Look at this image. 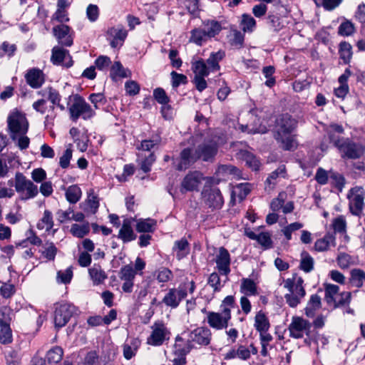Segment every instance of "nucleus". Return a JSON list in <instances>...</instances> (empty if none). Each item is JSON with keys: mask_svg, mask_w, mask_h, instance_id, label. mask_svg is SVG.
Here are the masks:
<instances>
[{"mask_svg": "<svg viewBox=\"0 0 365 365\" xmlns=\"http://www.w3.org/2000/svg\"><path fill=\"white\" fill-rule=\"evenodd\" d=\"M7 124L10 138L14 141L19 135H26L29 130V122L25 114L17 110L9 115Z\"/></svg>", "mask_w": 365, "mask_h": 365, "instance_id": "obj_1", "label": "nucleus"}, {"mask_svg": "<svg viewBox=\"0 0 365 365\" xmlns=\"http://www.w3.org/2000/svg\"><path fill=\"white\" fill-rule=\"evenodd\" d=\"M70 118L76 122L79 118L83 120H89L96 115L95 110L78 94L73 96V103L68 108Z\"/></svg>", "mask_w": 365, "mask_h": 365, "instance_id": "obj_2", "label": "nucleus"}, {"mask_svg": "<svg viewBox=\"0 0 365 365\" xmlns=\"http://www.w3.org/2000/svg\"><path fill=\"white\" fill-rule=\"evenodd\" d=\"M15 189L24 200L34 198L38 193V187L19 172L15 175Z\"/></svg>", "mask_w": 365, "mask_h": 365, "instance_id": "obj_3", "label": "nucleus"}, {"mask_svg": "<svg viewBox=\"0 0 365 365\" xmlns=\"http://www.w3.org/2000/svg\"><path fill=\"white\" fill-rule=\"evenodd\" d=\"M349 207L351 213L361 217L364 207L365 190L361 186L352 187L348 194Z\"/></svg>", "mask_w": 365, "mask_h": 365, "instance_id": "obj_4", "label": "nucleus"}, {"mask_svg": "<svg viewBox=\"0 0 365 365\" xmlns=\"http://www.w3.org/2000/svg\"><path fill=\"white\" fill-rule=\"evenodd\" d=\"M76 311V307L71 304L63 303L57 304L54 314L55 327L57 328L64 327Z\"/></svg>", "mask_w": 365, "mask_h": 365, "instance_id": "obj_5", "label": "nucleus"}, {"mask_svg": "<svg viewBox=\"0 0 365 365\" xmlns=\"http://www.w3.org/2000/svg\"><path fill=\"white\" fill-rule=\"evenodd\" d=\"M152 331L147 339L149 345L158 346L162 345L165 341L169 339L170 331L164 324L155 322L151 327Z\"/></svg>", "mask_w": 365, "mask_h": 365, "instance_id": "obj_6", "label": "nucleus"}, {"mask_svg": "<svg viewBox=\"0 0 365 365\" xmlns=\"http://www.w3.org/2000/svg\"><path fill=\"white\" fill-rule=\"evenodd\" d=\"M342 158L359 159L364 153L362 146L351 141L349 138L342 140V143L338 148Z\"/></svg>", "mask_w": 365, "mask_h": 365, "instance_id": "obj_7", "label": "nucleus"}, {"mask_svg": "<svg viewBox=\"0 0 365 365\" xmlns=\"http://www.w3.org/2000/svg\"><path fill=\"white\" fill-rule=\"evenodd\" d=\"M187 297L186 286H179L178 288L168 289L162 299V303L172 309L177 308L180 302Z\"/></svg>", "mask_w": 365, "mask_h": 365, "instance_id": "obj_8", "label": "nucleus"}, {"mask_svg": "<svg viewBox=\"0 0 365 365\" xmlns=\"http://www.w3.org/2000/svg\"><path fill=\"white\" fill-rule=\"evenodd\" d=\"M106 36L111 48H115L123 46L128 36V31L123 25L118 24L108 28Z\"/></svg>", "mask_w": 365, "mask_h": 365, "instance_id": "obj_9", "label": "nucleus"}, {"mask_svg": "<svg viewBox=\"0 0 365 365\" xmlns=\"http://www.w3.org/2000/svg\"><path fill=\"white\" fill-rule=\"evenodd\" d=\"M245 235L250 240H255L262 249L267 250L273 247L272 235L262 230H245Z\"/></svg>", "mask_w": 365, "mask_h": 365, "instance_id": "obj_10", "label": "nucleus"}, {"mask_svg": "<svg viewBox=\"0 0 365 365\" xmlns=\"http://www.w3.org/2000/svg\"><path fill=\"white\" fill-rule=\"evenodd\" d=\"M311 324L306 319L299 317H293L292 322L288 327L289 336L294 339H301L303 337L304 331H310Z\"/></svg>", "mask_w": 365, "mask_h": 365, "instance_id": "obj_11", "label": "nucleus"}, {"mask_svg": "<svg viewBox=\"0 0 365 365\" xmlns=\"http://www.w3.org/2000/svg\"><path fill=\"white\" fill-rule=\"evenodd\" d=\"M182 341H183V339L180 336H177L175 338V344H174L173 354L175 357L172 360L173 365H185V356L193 348V345L190 344V341H188L187 344L185 346L180 344V342Z\"/></svg>", "mask_w": 365, "mask_h": 365, "instance_id": "obj_12", "label": "nucleus"}, {"mask_svg": "<svg viewBox=\"0 0 365 365\" xmlns=\"http://www.w3.org/2000/svg\"><path fill=\"white\" fill-rule=\"evenodd\" d=\"M206 204L214 209H220L224 203L220 190L217 187L205 189L202 192Z\"/></svg>", "mask_w": 365, "mask_h": 365, "instance_id": "obj_13", "label": "nucleus"}, {"mask_svg": "<svg viewBox=\"0 0 365 365\" xmlns=\"http://www.w3.org/2000/svg\"><path fill=\"white\" fill-rule=\"evenodd\" d=\"M297 121L289 114L281 115L277 120V130L276 135L291 134L297 128Z\"/></svg>", "mask_w": 365, "mask_h": 365, "instance_id": "obj_14", "label": "nucleus"}, {"mask_svg": "<svg viewBox=\"0 0 365 365\" xmlns=\"http://www.w3.org/2000/svg\"><path fill=\"white\" fill-rule=\"evenodd\" d=\"M197 160L211 162L214 160L218 151L217 143L213 142L204 143L197 145L195 149Z\"/></svg>", "mask_w": 365, "mask_h": 365, "instance_id": "obj_15", "label": "nucleus"}, {"mask_svg": "<svg viewBox=\"0 0 365 365\" xmlns=\"http://www.w3.org/2000/svg\"><path fill=\"white\" fill-rule=\"evenodd\" d=\"M26 83L32 88L37 89L41 88L45 83L46 76L43 71L38 68L29 69L25 76Z\"/></svg>", "mask_w": 365, "mask_h": 365, "instance_id": "obj_16", "label": "nucleus"}, {"mask_svg": "<svg viewBox=\"0 0 365 365\" xmlns=\"http://www.w3.org/2000/svg\"><path fill=\"white\" fill-rule=\"evenodd\" d=\"M197 160L196 150L191 148H186L181 150L179 156V162L176 168L179 171L185 170Z\"/></svg>", "mask_w": 365, "mask_h": 365, "instance_id": "obj_17", "label": "nucleus"}, {"mask_svg": "<svg viewBox=\"0 0 365 365\" xmlns=\"http://www.w3.org/2000/svg\"><path fill=\"white\" fill-rule=\"evenodd\" d=\"M211 339V331L206 327H198L194 329L189 334V338L185 344H187L188 341L195 342L200 345H208Z\"/></svg>", "mask_w": 365, "mask_h": 365, "instance_id": "obj_18", "label": "nucleus"}, {"mask_svg": "<svg viewBox=\"0 0 365 365\" xmlns=\"http://www.w3.org/2000/svg\"><path fill=\"white\" fill-rule=\"evenodd\" d=\"M202 174L199 171H193L187 173L181 182L182 192L193 191L197 190L202 180Z\"/></svg>", "mask_w": 365, "mask_h": 365, "instance_id": "obj_19", "label": "nucleus"}, {"mask_svg": "<svg viewBox=\"0 0 365 365\" xmlns=\"http://www.w3.org/2000/svg\"><path fill=\"white\" fill-rule=\"evenodd\" d=\"M70 27L65 24H60L53 28V33L58 43L65 46L73 44V38L70 34Z\"/></svg>", "mask_w": 365, "mask_h": 365, "instance_id": "obj_20", "label": "nucleus"}, {"mask_svg": "<svg viewBox=\"0 0 365 365\" xmlns=\"http://www.w3.org/2000/svg\"><path fill=\"white\" fill-rule=\"evenodd\" d=\"M217 267L221 274L227 275L230 272V255L229 252L223 247H220L219 253L216 256Z\"/></svg>", "mask_w": 365, "mask_h": 365, "instance_id": "obj_21", "label": "nucleus"}, {"mask_svg": "<svg viewBox=\"0 0 365 365\" xmlns=\"http://www.w3.org/2000/svg\"><path fill=\"white\" fill-rule=\"evenodd\" d=\"M153 228L157 226V221L153 219H145L137 220L135 217H125L121 228Z\"/></svg>", "mask_w": 365, "mask_h": 365, "instance_id": "obj_22", "label": "nucleus"}, {"mask_svg": "<svg viewBox=\"0 0 365 365\" xmlns=\"http://www.w3.org/2000/svg\"><path fill=\"white\" fill-rule=\"evenodd\" d=\"M237 158L245 163V165L252 169L257 171L260 166V162L256 155L247 150H240L237 153Z\"/></svg>", "mask_w": 365, "mask_h": 365, "instance_id": "obj_23", "label": "nucleus"}, {"mask_svg": "<svg viewBox=\"0 0 365 365\" xmlns=\"http://www.w3.org/2000/svg\"><path fill=\"white\" fill-rule=\"evenodd\" d=\"M81 208L88 214H96L99 207V200L96 195L91 190L87 199L81 205Z\"/></svg>", "mask_w": 365, "mask_h": 365, "instance_id": "obj_24", "label": "nucleus"}, {"mask_svg": "<svg viewBox=\"0 0 365 365\" xmlns=\"http://www.w3.org/2000/svg\"><path fill=\"white\" fill-rule=\"evenodd\" d=\"M225 53L222 50L217 52H212L206 61V64L210 72H217L220 71V66L219 63L225 58Z\"/></svg>", "mask_w": 365, "mask_h": 365, "instance_id": "obj_25", "label": "nucleus"}, {"mask_svg": "<svg viewBox=\"0 0 365 365\" xmlns=\"http://www.w3.org/2000/svg\"><path fill=\"white\" fill-rule=\"evenodd\" d=\"M207 323L211 327L217 330L227 328L228 326V322L222 317L220 313L214 312H208Z\"/></svg>", "mask_w": 365, "mask_h": 365, "instance_id": "obj_26", "label": "nucleus"}, {"mask_svg": "<svg viewBox=\"0 0 365 365\" xmlns=\"http://www.w3.org/2000/svg\"><path fill=\"white\" fill-rule=\"evenodd\" d=\"M38 93L43 96H45L46 93H47V98L52 103L53 105H56L61 110H65V107L60 103L61 96L59 94L58 91L55 88L52 87H48L46 89L39 91Z\"/></svg>", "mask_w": 365, "mask_h": 365, "instance_id": "obj_27", "label": "nucleus"}, {"mask_svg": "<svg viewBox=\"0 0 365 365\" xmlns=\"http://www.w3.org/2000/svg\"><path fill=\"white\" fill-rule=\"evenodd\" d=\"M254 326L259 334L268 331L270 327L269 322L265 314L262 311L258 312L255 315Z\"/></svg>", "mask_w": 365, "mask_h": 365, "instance_id": "obj_28", "label": "nucleus"}, {"mask_svg": "<svg viewBox=\"0 0 365 365\" xmlns=\"http://www.w3.org/2000/svg\"><path fill=\"white\" fill-rule=\"evenodd\" d=\"M140 160L139 165L143 173H147L151 170L153 164L156 160L154 152H150L148 155L143 153L138 154Z\"/></svg>", "mask_w": 365, "mask_h": 365, "instance_id": "obj_29", "label": "nucleus"}, {"mask_svg": "<svg viewBox=\"0 0 365 365\" xmlns=\"http://www.w3.org/2000/svg\"><path fill=\"white\" fill-rule=\"evenodd\" d=\"M202 24L205 26L204 29H205V33L209 39L218 35L222 29L221 24L215 20H206L202 22Z\"/></svg>", "mask_w": 365, "mask_h": 365, "instance_id": "obj_30", "label": "nucleus"}, {"mask_svg": "<svg viewBox=\"0 0 365 365\" xmlns=\"http://www.w3.org/2000/svg\"><path fill=\"white\" fill-rule=\"evenodd\" d=\"M173 251L176 252V257L178 260L184 258L189 252V243L186 238L183 237L176 240L173 247Z\"/></svg>", "mask_w": 365, "mask_h": 365, "instance_id": "obj_31", "label": "nucleus"}, {"mask_svg": "<svg viewBox=\"0 0 365 365\" xmlns=\"http://www.w3.org/2000/svg\"><path fill=\"white\" fill-rule=\"evenodd\" d=\"M250 192V185L248 183H240L237 185L232 192L231 202L234 203L235 197L238 198L239 202H242Z\"/></svg>", "mask_w": 365, "mask_h": 365, "instance_id": "obj_32", "label": "nucleus"}, {"mask_svg": "<svg viewBox=\"0 0 365 365\" xmlns=\"http://www.w3.org/2000/svg\"><path fill=\"white\" fill-rule=\"evenodd\" d=\"M209 39L205 33V29L202 28H195L190 31V36L189 41L196 44L197 46H202L206 43Z\"/></svg>", "mask_w": 365, "mask_h": 365, "instance_id": "obj_33", "label": "nucleus"}, {"mask_svg": "<svg viewBox=\"0 0 365 365\" xmlns=\"http://www.w3.org/2000/svg\"><path fill=\"white\" fill-rule=\"evenodd\" d=\"M162 138L160 134L153 135L150 139H146L141 141L140 146L137 149L142 151L152 152L151 150L161 143Z\"/></svg>", "mask_w": 365, "mask_h": 365, "instance_id": "obj_34", "label": "nucleus"}, {"mask_svg": "<svg viewBox=\"0 0 365 365\" xmlns=\"http://www.w3.org/2000/svg\"><path fill=\"white\" fill-rule=\"evenodd\" d=\"M321 306V297L317 294H312L305 308V314L308 317H314L316 311L319 309Z\"/></svg>", "mask_w": 365, "mask_h": 365, "instance_id": "obj_35", "label": "nucleus"}, {"mask_svg": "<svg viewBox=\"0 0 365 365\" xmlns=\"http://www.w3.org/2000/svg\"><path fill=\"white\" fill-rule=\"evenodd\" d=\"M235 298L233 296H227L221 304L222 317L225 318L227 322L231 319V309L235 307Z\"/></svg>", "mask_w": 365, "mask_h": 365, "instance_id": "obj_36", "label": "nucleus"}, {"mask_svg": "<svg viewBox=\"0 0 365 365\" xmlns=\"http://www.w3.org/2000/svg\"><path fill=\"white\" fill-rule=\"evenodd\" d=\"M331 246H335V237L332 234H327L323 238L316 241L314 247L316 250L323 252Z\"/></svg>", "mask_w": 365, "mask_h": 365, "instance_id": "obj_37", "label": "nucleus"}, {"mask_svg": "<svg viewBox=\"0 0 365 365\" xmlns=\"http://www.w3.org/2000/svg\"><path fill=\"white\" fill-rule=\"evenodd\" d=\"M192 70L195 73V76L206 77L210 73L205 61L202 58L192 62Z\"/></svg>", "mask_w": 365, "mask_h": 365, "instance_id": "obj_38", "label": "nucleus"}, {"mask_svg": "<svg viewBox=\"0 0 365 365\" xmlns=\"http://www.w3.org/2000/svg\"><path fill=\"white\" fill-rule=\"evenodd\" d=\"M88 273L94 284H100L107 278L106 274L99 265L94 264L88 269Z\"/></svg>", "mask_w": 365, "mask_h": 365, "instance_id": "obj_39", "label": "nucleus"}, {"mask_svg": "<svg viewBox=\"0 0 365 365\" xmlns=\"http://www.w3.org/2000/svg\"><path fill=\"white\" fill-rule=\"evenodd\" d=\"M339 53L340 58L344 64L349 63L352 57V47L351 44L346 41H342L339 44Z\"/></svg>", "mask_w": 365, "mask_h": 365, "instance_id": "obj_40", "label": "nucleus"}, {"mask_svg": "<svg viewBox=\"0 0 365 365\" xmlns=\"http://www.w3.org/2000/svg\"><path fill=\"white\" fill-rule=\"evenodd\" d=\"M65 195L66 200L71 204H75L81 199L82 192L78 185H73L67 188Z\"/></svg>", "mask_w": 365, "mask_h": 365, "instance_id": "obj_41", "label": "nucleus"}, {"mask_svg": "<svg viewBox=\"0 0 365 365\" xmlns=\"http://www.w3.org/2000/svg\"><path fill=\"white\" fill-rule=\"evenodd\" d=\"M41 240L33 232V230H29L26 233V238L21 240L16 245V247H27L29 244L39 246L41 245Z\"/></svg>", "mask_w": 365, "mask_h": 365, "instance_id": "obj_42", "label": "nucleus"}, {"mask_svg": "<svg viewBox=\"0 0 365 365\" xmlns=\"http://www.w3.org/2000/svg\"><path fill=\"white\" fill-rule=\"evenodd\" d=\"M66 55L69 56L68 50L55 46L52 49L51 61L54 65H61L65 59Z\"/></svg>", "mask_w": 365, "mask_h": 365, "instance_id": "obj_43", "label": "nucleus"}, {"mask_svg": "<svg viewBox=\"0 0 365 365\" xmlns=\"http://www.w3.org/2000/svg\"><path fill=\"white\" fill-rule=\"evenodd\" d=\"M275 139L284 150H292L295 147L294 138L290 134L275 135Z\"/></svg>", "mask_w": 365, "mask_h": 365, "instance_id": "obj_44", "label": "nucleus"}, {"mask_svg": "<svg viewBox=\"0 0 365 365\" xmlns=\"http://www.w3.org/2000/svg\"><path fill=\"white\" fill-rule=\"evenodd\" d=\"M329 181L330 184L336 188L339 192L342 191L345 185V178L341 174L336 172L330 171Z\"/></svg>", "mask_w": 365, "mask_h": 365, "instance_id": "obj_45", "label": "nucleus"}, {"mask_svg": "<svg viewBox=\"0 0 365 365\" xmlns=\"http://www.w3.org/2000/svg\"><path fill=\"white\" fill-rule=\"evenodd\" d=\"M63 354V349L60 346H55L47 352V361L49 364H57L61 361Z\"/></svg>", "mask_w": 365, "mask_h": 365, "instance_id": "obj_46", "label": "nucleus"}, {"mask_svg": "<svg viewBox=\"0 0 365 365\" xmlns=\"http://www.w3.org/2000/svg\"><path fill=\"white\" fill-rule=\"evenodd\" d=\"M351 283L356 287H361L365 282V272L360 269H354L351 272Z\"/></svg>", "mask_w": 365, "mask_h": 365, "instance_id": "obj_47", "label": "nucleus"}, {"mask_svg": "<svg viewBox=\"0 0 365 365\" xmlns=\"http://www.w3.org/2000/svg\"><path fill=\"white\" fill-rule=\"evenodd\" d=\"M325 286V297L324 299L328 304H331L334 301V298L339 292V287L337 285L331 284H326Z\"/></svg>", "mask_w": 365, "mask_h": 365, "instance_id": "obj_48", "label": "nucleus"}, {"mask_svg": "<svg viewBox=\"0 0 365 365\" xmlns=\"http://www.w3.org/2000/svg\"><path fill=\"white\" fill-rule=\"evenodd\" d=\"M154 277L160 283H165L173 278L172 272L165 267H161L154 272Z\"/></svg>", "mask_w": 365, "mask_h": 365, "instance_id": "obj_49", "label": "nucleus"}, {"mask_svg": "<svg viewBox=\"0 0 365 365\" xmlns=\"http://www.w3.org/2000/svg\"><path fill=\"white\" fill-rule=\"evenodd\" d=\"M241 292L247 295H255L257 294V286L254 281L250 279H243L241 287Z\"/></svg>", "mask_w": 365, "mask_h": 365, "instance_id": "obj_50", "label": "nucleus"}, {"mask_svg": "<svg viewBox=\"0 0 365 365\" xmlns=\"http://www.w3.org/2000/svg\"><path fill=\"white\" fill-rule=\"evenodd\" d=\"M351 294L349 292H344L339 294L334 298V301L332 302L331 304L334 305V308L344 307L348 305L350 303Z\"/></svg>", "mask_w": 365, "mask_h": 365, "instance_id": "obj_51", "label": "nucleus"}, {"mask_svg": "<svg viewBox=\"0 0 365 365\" xmlns=\"http://www.w3.org/2000/svg\"><path fill=\"white\" fill-rule=\"evenodd\" d=\"M136 275V272L133 269V266L128 264L120 268L119 272V277L123 281L133 280Z\"/></svg>", "mask_w": 365, "mask_h": 365, "instance_id": "obj_52", "label": "nucleus"}, {"mask_svg": "<svg viewBox=\"0 0 365 365\" xmlns=\"http://www.w3.org/2000/svg\"><path fill=\"white\" fill-rule=\"evenodd\" d=\"M110 78L115 80L117 77L125 78L127 76L125 71L120 61H115L110 67Z\"/></svg>", "mask_w": 365, "mask_h": 365, "instance_id": "obj_53", "label": "nucleus"}, {"mask_svg": "<svg viewBox=\"0 0 365 365\" xmlns=\"http://www.w3.org/2000/svg\"><path fill=\"white\" fill-rule=\"evenodd\" d=\"M300 268L305 272H311L314 268V259L306 252L302 253Z\"/></svg>", "mask_w": 365, "mask_h": 365, "instance_id": "obj_54", "label": "nucleus"}, {"mask_svg": "<svg viewBox=\"0 0 365 365\" xmlns=\"http://www.w3.org/2000/svg\"><path fill=\"white\" fill-rule=\"evenodd\" d=\"M16 49L15 44L4 41L0 46V57L2 58L6 55L9 58H11L14 56Z\"/></svg>", "mask_w": 365, "mask_h": 365, "instance_id": "obj_55", "label": "nucleus"}, {"mask_svg": "<svg viewBox=\"0 0 365 365\" xmlns=\"http://www.w3.org/2000/svg\"><path fill=\"white\" fill-rule=\"evenodd\" d=\"M241 25L244 31H252L255 28L256 21L251 15L244 14L242 16Z\"/></svg>", "mask_w": 365, "mask_h": 365, "instance_id": "obj_56", "label": "nucleus"}, {"mask_svg": "<svg viewBox=\"0 0 365 365\" xmlns=\"http://www.w3.org/2000/svg\"><path fill=\"white\" fill-rule=\"evenodd\" d=\"M88 100L93 104L96 109H100L101 106H104L107 102L104 94L102 93L90 94Z\"/></svg>", "mask_w": 365, "mask_h": 365, "instance_id": "obj_57", "label": "nucleus"}, {"mask_svg": "<svg viewBox=\"0 0 365 365\" xmlns=\"http://www.w3.org/2000/svg\"><path fill=\"white\" fill-rule=\"evenodd\" d=\"M153 98L161 105L168 104L170 102V98L166 94L165 91L162 88H157L153 91Z\"/></svg>", "mask_w": 365, "mask_h": 365, "instance_id": "obj_58", "label": "nucleus"}, {"mask_svg": "<svg viewBox=\"0 0 365 365\" xmlns=\"http://www.w3.org/2000/svg\"><path fill=\"white\" fill-rule=\"evenodd\" d=\"M71 145H69V148L63 152L62 156L60 157L59 165L63 169H66L69 167L70 161L72 158V149Z\"/></svg>", "mask_w": 365, "mask_h": 365, "instance_id": "obj_59", "label": "nucleus"}, {"mask_svg": "<svg viewBox=\"0 0 365 365\" xmlns=\"http://www.w3.org/2000/svg\"><path fill=\"white\" fill-rule=\"evenodd\" d=\"M95 67L100 71L107 70L111 64L110 58L107 56H100L95 60Z\"/></svg>", "mask_w": 365, "mask_h": 365, "instance_id": "obj_60", "label": "nucleus"}, {"mask_svg": "<svg viewBox=\"0 0 365 365\" xmlns=\"http://www.w3.org/2000/svg\"><path fill=\"white\" fill-rule=\"evenodd\" d=\"M354 32L353 24L349 21L342 22L339 26L338 34L343 36H348Z\"/></svg>", "mask_w": 365, "mask_h": 365, "instance_id": "obj_61", "label": "nucleus"}, {"mask_svg": "<svg viewBox=\"0 0 365 365\" xmlns=\"http://www.w3.org/2000/svg\"><path fill=\"white\" fill-rule=\"evenodd\" d=\"M170 76L172 78V86L173 88H178L181 84H186L187 82V76L184 74L172 71Z\"/></svg>", "mask_w": 365, "mask_h": 365, "instance_id": "obj_62", "label": "nucleus"}, {"mask_svg": "<svg viewBox=\"0 0 365 365\" xmlns=\"http://www.w3.org/2000/svg\"><path fill=\"white\" fill-rule=\"evenodd\" d=\"M208 284L213 288L215 292H219L223 287V284H221L220 276L216 272H213L210 275L208 278Z\"/></svg>", "mask_w": 365, "mask_h": 365, "instance_id": "obj_63", "label": "nucleus"}, {"mask_svg": "<svg viewBox=\"0 0 365 365\" xmlns=\"http://www.w3.org/2000/svg\"><path fill=\"white\" fill-rule=\"evenodd\" d=\"M72 212H73V210L71 208H68L66 210H58L56 212V220L60 223H65V222L71 221Z\"/></svg>", "mask_w": 365, "mask_h": 365, "instance_id": "obj_64", "label": "nucleus"}]
</instances>
